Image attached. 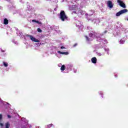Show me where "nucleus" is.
Masks as SVG:
<instances>
[{
	"label": "nucleus",
	"mask_w": 128,
	"mask_h": 128,
	"mask_svg": "<svg viewBox=\"0 0 128 128\" xmlns=\"http://www.w3.org/2000/svg\"><path fill=\"white\" fill-rule=\"evenodd\" d=\"M68 17L66 16V12H64V10H62L60 12V18L62 22H64L65 20H68Z\"/></svg>",
	"instance_id": "obj_1"
},
{
	"label": "nucleus",
	"mask_w": 128,
	"mask_h": 128,
	"mask_svg": "<svg viewBox=\"0 0 128 128\" xmlns=\"http://www.w3.org/2000/svg\"><path fill=\"white\" fill-rule=\"evenodd\" d=\"M128 12V10L127 9L122 10L116 14V16H120V14H126V12Z\"/></svg>",
	"instance_id": "obj_2"
},
{
	"label": "nucleus",
	"mask_w": 128,
	"mask_h": 128,
	"mask_svg": "<svg viewBox=\"0 0 128 128\" xmlns=\"http://www.w3.org/2000/svg\"><path fill=\"white\" fill-rule=\"evenodd\" d=\"M26 36H28L30 38L31 40H32V42H40V40L34 38V37L32 36V35H26Z\"/></svg>",
	"instance_id": "obj_3"
},
{
	"label": "nucleus",
	"mask_w": 128,
	"mask_h": 128,
	"mask_svg": "<svg viewBox=\"0 0 128 128\" xmlns=\"http://www.w3.org/2000/svg\"><path fill=\"white\" fill-rule=\"evenodd\" d=\"M118 4H119L120 6L122 8H126V4L124 3V2L120 0H117Z\"/></svg>",
	"instance_id": "obj_4"
},
{
	"label": "nucleus",
	"mask_w": 128,
	"mask_h": 128,
	"mask_svg": "<svg viewBox=\"0 0 128 128\" xmlns=\"http://www.w3.org/2000/svg\"><path fill=\"white\" fill-rule=\"evenodd\" d=\"M107 6L110 8H114V4L111 0L107 1Z\"/></svg>",
	"instance_id": "obj_5"
},
{
	"label": "nucleus",
	"mask_w": 128,
	"mask_h": 128,
	"mask_svg": "<svg viewBox=\"0 0 128 128\" xmlns=\"http://www.w3.org/2000/svg\"><path fill=\"white\" fill-rule=\"evenodd\" d=\"M58 54H60L68 55V52H62L60 51H58Z\"/></svg>",
	"instance_id": "obj_6"
},
{
	"label": "nucleus",
	"mask_w": 128,
	"mask_h": 128,
	"mask_svg": "<svg viewBox=\"0 0 128 128\" xmlns=\"http://www.w3.org/2000/svg\"><path fill=\"white\" fill-rule=\"evenodd\" d=\"M92 64H96V58L94 57L91 60Z\"/></svg>",
	"instance_id": "obj_7"
},
{
	"label": "nucleus",
	"mask_w": 128,
	"mask_h": 128,
	"mask_svg": "<svg viewBox=\"0 0 128 128\" xmlns=\"http://www.w3.org/2000/svg\"><path fill=\"white\" fill-rule=\"evenodd\" d=\"M4 24H8V20L6 18L4 19Z\"/></svg>",
	"instance_id": "obj_8"
},
{
	"label": "nucleus",
	"mask_w": 128,
	"mask_h": 128,
	"mask_svg": "<svg viewBox=\"0 0 128 128\" xmlns=\"http://www.w3.org/2000/svg\"><path fill=\"white\" fill-rule=\"evenodd\" d=\"M76 8H77V7L76 5L72 6V10H76Z\"/></svg>",
	"instance_id": "obj_9"
},
{
	"label": "nucleus",
	"mask_w": 128,
	"mask_h": 128,
	"mask_svg": "<svg viewBox=\"0 0 128 128\" xmlns=\"http://www.w3.org/2000/svg\"><path fill=\"white\" fill-rule=\"evenodd\" d=\"M93 33H90L89 34V36H90V38H92V36H94V32H92Z\"/></svg>",
	"instance_id": "obj_10"
},
{
	"label": "nucleus",
	"mask_w": 128,
	"mask_h": 128,
	"mask_svg": "<svg viewBox=\"0 0 128 128\" xmlns=\"http://www.w3.org/2000/svg\"><path fill=\"white\" fill-rule=\"evenodd\" d=\"M66 66L64 65H62L60 68L61 70H64Z\"/></svg>",
	"instance_id": "obj_11"
},
{
	"label": "nucleus",
	"mask_w": 128,
	"mask_h": 128,
	"mask_svg": "<svg viewBox=\"0 0 128 128\" xmlns=\"http://www.w3.org/2000/svg\"><path fill=\"white\" fill-rule=\"evenodd\" d=\"M3 64H4V66L6 67V66H8V63H6V62H4Z\"/></svg>",
	"instance_id": "obj_12"
},
{
	"label": "nucleus",
	"mask_w": 128,
	"mask_h": 128,
	"mask_svg": "<svg viewBox=\"0 0 128 128\" xmlns=\"http://www.w3.org/2000/svg\"><path fill=\"white\" fill-rule=\"evenodd\" d=\"M10 123L7 122L6 125V128H10Z\"/></svg>",
	"instance_id": "obj_13"
},
{
	"label": "nucleus",
	"mask_w": 128,
	"mask_h": 128,
	"mask_svg": "<svg viewBox=\"0 0 128 128\" xmlns=\"http://www.w3.org/2000/svg\"><path fill=\"white\" fill-rule=\"evenodd\" d=\"M38 32H42V30H40V28H38V30H37Z\"/></svg>",
	"instance_id": "obj_14"
},
{
	"label": "nucleus",
	"mask_w": 128,
	"mask_h": 128,
	"mask_svg": "<svg viewBox=\"0 0 128 128\" xmlns=\"http://www.w3.org/2000/svg\"><path fill=\"white\" fill-rule=\"evenodd\" d=\"M104 44H108V40H104Z\"/></svg>",
	"instance_id": "obj_15"
},
{
	"label": "nucleus",
	"mask_w": 128,
	"mask_h": 128,
	"mask_svg": "<svg viewBox=\"0 0 128 128\" xmlns=\"http://www.w3.org/2000/svg\"><path fill=\"white\" fill-rule=\"evenodd\" d=\"M36 24H42V22H40V21H38V20H36Z\"/></svg>",
	"instance_id": "obj_16"
},
{
	"label": "nucleus",
	"mask_w": 128,
	"mask_h": 128,
	"mask_svg": "<svg viewBox=\"0 0 128 128\" xmlns=\"http://www.w3.org/2000/svg\"><path fill=\"white\" fill-rule=\"evenodd\" d=\"M76 46H78V44H77L76 43L75 44H74L73 45V47H74V48H76Z\"/></svg>",
	"instance_id": "obj_17"
},
{
	"label": "nucleus",
	"mask_w": 128,
	"mask_h": 128,
	"mask_svg": "<svg viewBox=\"0 0 128 128\" xmlns=\"http://www.w3.org/2000/svg\"><path fill=\"white\" fill-rule=\"evenodd\" d=\"M86 40L90 41V38L87 36H86Z\"/></svg>",
	"instance_id": "obj_18"
},
{
	"label": "nucleus",
	"mask_w": 128,
	"mask_h": 128,
	"mask_svg": "<svg viewBox=\"0 0 128 128\" xmlns=\"http://www.w3.org/2000/svg\"><path fill=\"white\" fill-rule=\"evenodd\" d=\"M2 118V114H0V120Z\"/></svg>",
	"instance_id": "obj_19"
},
{
	"label": "nucleus",
	"mask_w": 128,
	"mask_h": 128,
	"mask_svg": "<svg viewBox=\"0 0 128 128\" xmlns=\"http://www.w3.org/2000/svg\"><path fill=\"white\" fill-rule=\"evenodd\" d=\"M32 22H36V20H32Z\"/></svg>",
	"instance_id": "obj_20"
},
{
	"label": "nucleus",
	"mask_w": 128,
	"mask_h": 128,
	"mask_svg": "<svg viewBox=\"0 0 128 128\" xmlns=\"http://www.w3.org/2000/svg\"><path fill=\"white\" fill-rule=\"evenodd\" d=\"M52 124H50L48 126V128H51L52 126Z\"/></svg>",
	"instance_id": "obj_21"
},
{
	"label": "nucleus",
	"mask_w": 128,
	"mask_h": 128,
	"mask_svg": "<svg viewBox=\"0 0 128 128\" xmlns=\"http://www.w3.org/2000/svg\"><path fill=\"white\" fill-rule=\"evenodd\" d=\"M60 48L62 50H64V48H64V46H61Z\"/></svg>",
	"instance_id": "obj_22"
},
{
	"label": "nucleus",
	"mask_w": 128,
	"mask_h": 128,
	"mask_svg": "<svg viewBox=\"0 0 128 128\" xmlns=\"http://www.w3.org/2000/svg\"><path fill=\"white\" fill-rule=\"evenodd\" d=\"M8 118H12V116L10 115H8Z\"/></svg>",
	"instance_id": "obj_23"
},
{
	"label": "nucleus",
	"mask_w": 128,
	"mask_h": 128,
	"mask_svg": "<svg viewBox=\"0 0 128 128\" xmlns=\"http://www.w3.org/2000/svg\"><path fill=\"white\" fill-rule=\"evenodd\" d=\"M0 126H4V124H2V123H0Z\"/></svg>",
	"instance_id": "obj_24"
},
{
	"label": "nucleus",
	"mask_w": 128,
	"mask_h": 128,
	"mask_svg": "<svg viewBox=\"0 0 128 128\" xmlns=\"http://www.w3.org/2000/svg\"><path fill=\"white\" fill-rule=\"evenodd\" d=\"M124 41H122V40H120V44H124V42H123Z\"/></svg>",
	"instance_id": "obj_25"
},
{
	"label": "nucleus",
	"mask_w": 128,
	"mask_h": 128,
	"mask_svg": "<svg viewBox=\"0 0 128 128\" xmlns=\"http://www.w3.org/2000/svg\"><path fill=\"white\" fill-rule=\"evenodd\" d=\"M98 54L99 56H102V54L100 53H98Z\"/></svg>",
	"instance_id": "obj_26"
},
{
	"label": "nucleus",
	"mask_w": 128,
	"mask_h": 128,
	"mask_svg": "<svg viewBox=\"0 0 128 128\" xmlns=\"http://www.w3.org/2000/svg\"><path fill=\"white\" fill-rule=\"evenodd\" d=\"M73 13H74V14H76V12L74 11V12H73Z\"/></svg>",
	"instance_id": "obj_27"
},
{
	"label": "nucleus",
	"mask_w": 128,
	"mask_h": 128,
	"mask_svg": "<svg viewBox=\"0 0 128 128\" xmlns=\"http://www.w3.org/2000/svg\"><path fill=\"white\" fill-rule=\"evenodd\" d=\"M104 34H106V32H108V31L107 30H106V31H104Z\"/></svg>",
	"instance_id": "obj_28"
},
{
	"label": "nucleus",
	"mask_w": 128,
	"mask_h": 128,
	"mask_svg": "<svg viewBox=\"0 0 128 128\" xmlns=\"http://www.w3.org/2000/svg\"><path fill=\"white\" fill-rule=\"evenodd\" d=\"M102 96V98H104Z\"/></svg>",
	"instance_id": "obj_29"
}]
</instances>
